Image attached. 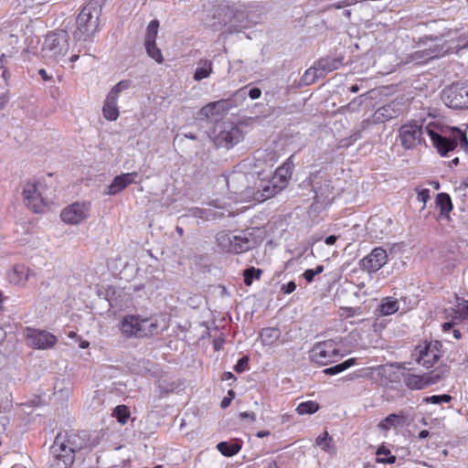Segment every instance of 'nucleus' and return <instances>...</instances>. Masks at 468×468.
Segmentation results:
<instances>
[{
	"label": "nucleus",
	"mask_w": 468,
	"mask_h": 468,
	"mask_svg": "<svg viewBox=\"0 0 468 468\" xmlns=\"http://www.w3.org/2000/svg\"><path fill=\"white\" fill-rule=\"evenodd\" d=\"M159 22L154 19L152 20L146 28V34L144 38V43H153L155 42L157 34H158Z\"/></svg>",
	"instance_id": "nucleus-34"
},
{
	"label": "nucleus",
	"mask_w": 468,
	"mask_h": 468,
	"mask_svg": "<svg viewBox=\"0 0 468 468\" xmlns=\"http://www.w3.org/2000/svg\"><path fill=\"white\" fill-rule=\"evenodd\" d=\"M355 363H356L355 358H349L341 364H338L334 367H327V368L324 369V373L325 375H336V374H339V373L343 372L344 370L349 368Z\"/></svg>",
	"instance_id": "nucleus-32"
},
{
	"label": "nucleus",
	"mask_w": 468,
	"mask_h": 468,
	"mask_svg": "<svg viewBox=\"0 0 468 468\" xmlns=\"http://www.w3.org/2000/svg\"><path fill=\"white\" fill-rule=\"evenodd\" d=\"M219 106L220 102H210L200 110L199 115L201 118L209 119L218 113Z\"/></svg>",
	"instance_id": "nucleus-37"
},
{
	"label": "nucleus",
	"mask_w": 468,
	"mask_h": 468,
	"mask_svg": "<svg viewBox=\"0 0 468 468\" xmlns=\"http://www.w3.org/2000/svg\"><path fill=\"white\" fill-rule=\"evenodd\" d=\"M232 378H234V375L231 372H225L224 373V377H223L224 380H229V379H232Z\"/></svg>",
	"instance_id": "nucleus-59"
},
{
	"label": "nucleus",
	"mask_w": 468,
	"mask_h": 468,
	"mask_svg": "<svg viewBox=\"0 0 468 468\" xmlns=\"http://www.w3.org/2000/svg\"><path fill=\"white\" fill-rule=\"evenodd\" d=\"M213 72V63L208 59H200L197 64L196 70L194 72L193 79L196 81H200L204 79H207Z\"/></svg>",
	"instance_id": "nucleus-25"
},
{
	"label": "nucleus",
	"mask_w": 468,
	"mask_h": 468,
	"mask_svg": "<svg viewBox=\"0 0 468 468\" xmlns=\"http://www.w3.org/2000/svg\"><path fill=\"white\" fill-rule=\"evenodd\" d=\"M95 5L96 3L90 2L79 14L77 30L74 33V37L77 40H86L97 31L100 10Z\"/></svg>",
	"instance_id": "nucleus-6"
},
{
	"label": "nucleus",
	"mask_w": 468,
	"mask_h": 468,
	"mask_svg": "<svg viewBox=\"0 0 468 468\" xmlns=\"http://www.w3.org/2000/svg\"><path fill=\"white\" fill-rule=\"evenodd\" d=\"M319 410V405L314 401L302 402L296 408V411L300 415L313 414Z\"/></svg>",
	"instance_id": "nucleus-36"
},
{
	"label": "nucleus",
	"mask_w": 468,
	"mask_h": 468,
	"mask_svg": "<svg viewBox=\"0 0 468 468\" xmlns=\"http://www.w3.org/2000/svg\"><path fill=\"white\" fill-rule=\"evenodd\" d=\"M441 100L449 108L468 109V80L445 88L441 92Z\"/></svg>",
	"instance_id": "nucleus-9"
},
{
	"label": "nucleus",
	"mask_w": 468,
	"mask_h": 468,
	"mask_svg": "<svg viewBox=\"0 0 468 468\" xmlns=\"http://www.w3.org/2000/svg\"><path fill=\"white\" fill-rule=\"evenodd\" d=\"M303 278L308 282H311L314 281V278L315 276V273L314 272V271L312 269H309V270H306L304 272H303Z\"/></svg>",
	"instance_id": "nucleus-50"
},
{
	"label": "nucleus",
	"mask_w": 468,
	"mask_h": 468,
	"mask_svg": "<svg viewBox=\"0 0 468 468\" xmlns=\"http://www.w3.org/2000/svg\"><path fill=\"white\" fill-rule=\"evenodd\" d=\"M341 356L337 344L331 339L315 344L310 351L311 360L323 366L336 362Z\"/></svg>",
	"instance_id": "nucleus-8"
},
{
	"label": "nucleus",
	"mask_w": 468,
	"mask_h": 468,
	"mask_svg": "<svg viewBox=\"0 0 468 468\" xmlns=\"http://www.w3.org/2000/svg\"><path fill=\"white\" fill-rule=\"evenodd\" d=\"M239 443H229L228 441H221L218 443L217 449L225 456H233L240 450Z\"/></svg>",
	"instance_id": "nucleus-30"
},
{
	"label": "nucleus",
	"mask_w": 468,
	"mask_h": 468,
	"mask_svg": "<svg viewBox=\"0 0 468 468\" xmlns=\"http://www.w3.org/2000/svg\"><path fill=\"white\" fill-rule=\"evenodd\" d=\"M292 169L293 163L292 161V157H290L282 165L277 168L272 178L275 179L281 186H283L284 188L288 180L291 178Z\"/></svg>",
	"instance_id": "nucleus-24"
},
{
	"label": "nucleus",
	"mask_w": 468,
	"mask_h": 468,
	"mask_svg": "<svg viewBox=\"0 0 468 468\" xmlns=\"http://www.w3.org/2000/svg\"><path fill=\"white\" fill-rule=\"evenodd\" d=\"M9 38H10V44H16L18 41L17 37L14 36V35H10Z\"/></svg>",
	"instance_id": "nucleus-63"
},
{
	"label": "nucleus",
	"mask_w": 468,
	"mask_h": 468,
	"mask_svg": "<svg viewBox=\"0 0 468 468\" xmlns=\"http://www.w3.org/2000/svg\"><path fill=\"white\" fill-rule=\"evenodd\" d=\"M146 52L150 58L154 59L157 63L161 64L164 61V58L162 52L159 48H157L156 43H144Z\"/></svg>",
	"instance_id": "nucleus-35"
},
{
	"label": "nucleus",
	"mask_w": 468,
	"mask_h": 468,
	"mask_svg": "<svg viewBox=\"0 0 468 468\" xmlns=\"http://www.w3.org/2000/svg\"><path fill=\"white\" fill-rule=\"evenodd\" d=\"M377 455L378 456H380V455H383V456H388L387 458L386 457H378L377 458V462L378 463H394L396 462V456L394 455H390V451L386 449L384 446H381L379 447L378 450H377Z\"/></svg>",
	"instance_id": "nucleus-40"
},
{
	"label": "nucleus",
	"mask_w": 468,
	"mask_h": 468,
	"mask_svg": "<svg viewBox=\"0 0 468 468\" xmlns=\"http://www.w3.org/2000/svg\"><path fill=\"white\" fill-rule=\"evenodd\" d=\"M456 322H458V321H457V320H452V319L450 322H446V323H444V324H442V330H443L444 332H448V331H450V330L453 327V325L456 324Z\"/></svg>",
	"instance_id": "nucleus-51"
},
{
	"label": "nucleus",
	"mask_w": 468,
	"mask_h": 468,
	"mask_svg": "<svg viewBox=\"0 0 468 468\" xmlns=\"http://www.w3.org/2000/svg\"><path fill=\"white\" fill-rule=\"evenodd\" d=\"M69 49V36L65 30H58L48 34L42 45V57L48 62H58L63 59Z\"/></svg>",
	"instance_id": "nucleus-5"
},
{
	"label": "nucleus",
	"mask_w": 468,
	"mask_h": 468,
	"mask_svg": "<svg viewBox=\"0 0 468 468\" xmlns=\"http://www.w3.org/2000/svg\"><path fill=\"white\" fill-rule=\"evenodd\" d=\"M444 314L446 318L458 322L468 320V300H462L455 307L445 309Z\"/></svg>",
	"instance_id": "nucleus-22"
},
{
	"label": "nucleus",
	"mask_w": 468,
	"mask_h": 468,
	"mask_svg": "<svg viewBox=\"0 0 468 468\" xmlns=\"http://www.w3.org/2000/svg\"><path fill=\"white\" fill-rule=\"evenodd\" d=\"M213 140L219 147L229 149L243 140L244 135L240 128L232 122L218 123Z\"/></svg>",
	"instance_id": "nucleus-7"
},
{
	"label": "nucleus",
	"mask_w": 468,
	"mask_h": 468,
	"mask_svg": "<svg viewBox=\"0 0 468 468\" xmlns=\"http://www.w3.org/2000/svg\"><path fill=\"white\" fill-rule=\"evenodd\" d=\"M38 74L42 77L44 80H49L50 77L48 75L47 71L43 69H39Z\"/></svg>",
	"instance_id": "nucleus-55"
},
{
	"label": "nucleus",
	"mask_w": 468,
	"mask_h": 468,
	"mask_svg": "<svg viewBox=\"0 0 468 468\" xmlns=\"http://www.w3.org/2000/svg\"><path fill=\"white\" fill-rule=\"evenodd\" d=\"M230 401H231V399H229V398H224L222 400H221V408H227L229 404H230Z\"/></svg>",
	"instance_id": "nucleus-57"
},
{
	"label": "nucleus",
	"mask_w": 468,
	"mask_h": 468,
	"mask_svg": "<svg viewBox=\"0 0 468 468\" xmlns=\"http://www.w3.org/2000/svg\"><path fill=\"white\" fill-rule=\"evenodd\" d=\"M269 434H270V431H259V432L257 433V436H258L259 438H263V437H265V436H268Z\"/></svg>",
	"instance_id": "nucleus-61"
},
{
	"label": "nucleus",
	"mask_w": 468,
	"mask_h": 468,
	"mask_svg": "<svg viewBox=\"0 0 468 468\" xmlns=\"http://www.w3.org/2000/svg\"><path fill=\"white\" fill-rule=\"evenodd\" d=\"M248 362H249V359L247 356H243L241 357L240 359H239V361L237 362L236 366H235V370L239 373H241L243 371L246 370L247 368V366H248Z\"/></svg>",
	"instance_id": "nucleus-45"
},
{
	"label": "nucleus",
	"mask_w": 468,
	"mask_h": 468,
	"mask_svg": "<svg viewBox=\"0 0 468 468\" xmlns=\"http://www.w3.org/2000/svg\"><path fill=\"white\" fill-rule=\"evenodd\" d=\"M45 186L37 182H27L25 184L23 188L24 201L29 208L34 212L39 213L44 210L48 201L44 196Z\"/></svg>",
	"instance_id": "nucleus-10"
},
{
	"label": "nucleus",
	"mask_w": 468,
	"mask_h": 468,
	"mask_svg": "<svg viewBox=\"0 0 468 468\" xmlns=\"http://www.w3.org/2000/svg\"><path fill=\"white\" fill-rule=\"evenodd\" d=\"M388 262V254L386 250L378 247L361 260V268L367 272H376Z\"/></svg>",
	"instance_id": "nucleus-17"
},
{
	"label": "nucleus",
	"mask_w": 468,
	"mask_h": 468,
	"mask_svg": "<svg viewBox=\"0 0 468 468\" xmlns=\"http://www.w3.org/2000/svg\"><path fill=\"white\" fill-rule=\"evenodd\" d=\"M436 203L440 207L442 215H448L452 209L451 197L446 193H440L437 195Z\"/></svg>",
	"instance_id": "nucleus-29"
},
{
	"label": "nucleus",
	"mask_w": 468,
	"mask_h": 468,
	"mask_svg": "<svg viewBox=\"0 0 468 468\" xmlns=\"http://www.w3.org/2000/svg\"><path fill=\"white\" fill-rule=\"evenodd\" d=\"M359 90V87L358 85L355 84V85H352L350 87V91L353 92V93H356Z\"/></svg>",
	"instance_id": "nucleus-64"
},
{
	"label": "nucleus",
	"mask_w": 468,
	"mask_h": 468,
	"mask_svg": "<svg viewBox=\"0 0 468 468\" xmlns=\"http://www.w3.org/2000/svg\"><path fill=\"white\" fill-rule=\"evenodd\" d=\"M261 95V90L259 88H252L249 90V96L251 100H256Z\"/></svg>",
	"instance_id": "nucleus-48"
},
{
	"label": "nucleus",
	"mask_w": 468,
	"mask_h": 468,
	"mask_svg": "<svg viewBox=\"0 0 468 468\" xmlns=\"http://www.w3.org/2000/svg\"><path fill=\"white\" fill-rule=\"evenodd\" d=\"M403 424V416L398 414H389L380 424V426L388 430L392 426L401 425Z\"/></svg>",
	"instance_id": "nucleus-38"
},
{
	"label": "nucleus",
	"mask_w": 468,
	"mask_h": 468,
	"mask_svg": "<svg viewBox=\"0 0 468 468\" xmlns=\"http://www.w3.org/2000/svg\"><path fill=\"white\" fill-rule=\"evenodd\" d=\"M114 414L121 423H125L129 418V410L126 406H117Z\"/></svg>",
	"instance_id": "nucleus-43"
},
{
	"label": "nucleus",
	"mask_w": 468,
	"mask_h": 468,
	"mask_svg": "<svg viewBox=\"0 0 468 468\" xmlns=\"http://www.w3.org/2000/svg\"><path fill=\"white\" fill-rule=\"evenodd\" d=\"M315 275L320 274L324 271L323 265H318L314 270H313Z\"/></svg>",
	"instance_id": "nucleus-60"
},
{
	"label": "nucleus",
	"mask_w": 468,
	"mask_h": 468,
	"mask_svg": "<svg viewBox=\"0 0 468 468\" xmlns=\"http://www.w3.org/2000/svg\"><path fill=\"white\" fill-rule=\"evenodd\" d=\"M428 126L429 125L423 129L421 125H419L416 122L402 125L399 130V136L401 145L405 149L410 150L421 144V143L424 141L423 134H428L426 131Z\"/></svg>",
	"instance_id": "nucleus-12"
},
{
	"label": "nucleus",
	"mask_w": 468,
	"mask_h": 468,
	"mask_svg": "<svg viewBox=\"0 0 468 468\" xmlns=\"http://www.w3.org/2000/svg\"><path fill=\"white\" fill-rule=\"evenodd\" d=\"M27 339L29 345L37 349H48L57 343V337L51 333L38 329L28 328Z\"/></svg>",
	"instance_id": "nucleus-18"
},
{
	"label": "nucleus",
	"mask_w": 468,
	"mask_h": 468,
	"mask_svg": "<svg viewBox=\"0 0 468 468\" xmlns=\"http://www.w3.org/2000/svg\"><path fill=\"white\" fill-rule=\"evenodd\" d=\"M448 370L442 368L440 371L434 370L428 374L419 375L410 373V371L403 374V382L410 389H423L430 385L438 383L441 379L444 378Z\"/></svg>",
	"instance_id": "nucleus-11"
},
{
	"label": "nucleus",
	"mask_w": 468,
	"mask_h": 468,
	"mask_svg": "<svg viewBox=\"0 0 468 468\" xmlns=\"http://www.w3.org/2000/svg\"><path fill=\"white\" fill-rule=\"evenodd\" d=\"M119 331L124 338H147L160 332L157 318L140 314H126L119 323Z\"/></svg>",
	"instance_id": "nucleus-2"
},
{
	"label": "nucleus",
	"mask_w": 468,
	"mask_h": 468,
	"mask_svg": "<svg viewBox=\"0 0 468 468\" xmlns=\"http://www.w3.org/2000/svg\"><path fill=\"white\" fill-rule=\"evenodd\" d=\"M7 97L5 96H1L0 97V110L4 109L7 103Z\"/></svg>",
	"instance_id": "nucleus-56"
},
{
	"label": "nucleus",
	"mask_w": 468,
	"mask_h": 468,
	"mask_svg": "<svg viewBox=\"0 0 468 468\" xmlns=\"http://www.w3.org/2000/svg\"><path fill=\"white\" fill-rule=\"evenodd\" d=\"M137 176V172L125 173L115 176L111 185L108 186L105 194L111 196L118 194L128 186L134 183Z\"/></svg>",
	"instance_id": "nucleus-20"
},
{
	"label": "nucleus",
	"mask_w": 468,
	"mask_h": 468,
	"mask_svg": "<svg viewBox=\"0 0 468 468\" xmlns=\"http://www.w3.org/2000/svg\"><path fill=\"white\" fill-rule=\"evenodd\" d=\"M226 182L229 192L232 194L231 198L236 202L252 201L254 188L257 184L256 175L234 170L227 176Z\"/></svg>",
	"instance_id": "nucleus-3"
},
{
	"label": "nucleus",
	"mask_w": 468,
	"mask_h": 468,
	"mask_svg": "<svg viewBox=\"0 0 468 468\" xmlns=\"http://www.w3.org/2000/svg\"><path fill=\"white\" fill-rule=\"evenodd\" d=\"M336 240H337V237H336V236H335V235H331V236H328V237L325 239L324 242H325V244H327V245H333V244H335V241H336Z\"/></svg>",
	"instance_id": "nucleus-53"
},
{
	"label": "nucleus",
	"mask_w": 468,
	"mask_h": 468,
	"mask_svg": "<svg viewBox=\"0 0 468 468\" xmlns=\"http://www.w3.org/2000/svg\"><path fill=\"white\" fill-rule=\"evenodd\" d=\"M262 271L260 269H256L254 267H250L246 269L243 271V277H244V283L247 286L251 285L253 279L259 280L261 275Z\"/></svg>",
	"instance_id": "nucleus-39"
},
{
	"label": "nucleus",
	"mask_w": 468,
	"mask_h": 468,
	"mask_svg": "<svg viewBox=\"0 0 468 468\" xmlns=\"http://www.w3.org/2000/svg\"><path fill=\"white\" fill-rule=\"evenodd\" d=\"M417 193H418V200L419 201H421L424 205L426 204V202L428 201V199L430 198V190L429 189H426V188H423V189H416Z\"/></svg>",
	"instance_id": "nucleus-46"
},
{
	"label": "nucleus",
	"mask_w": 468,
	"mask_h": 468,
	"mask_svg": "<svg viewBox=\"0 0 468 468\" xmlns=\"http://www.w3.org/2000/svg\"><path fill=\"white\" fill-rule=\"evenodd\" d=\"M240 418L241 419H245V418H250L251 420H255V414L254 413H250V412H241L240 413Z\"/></svg>",
	"instance_id": "nucleus-54"
},
{
	"label": "nucleus",
	"mask_w": 468,
	"mask_h": 468,
	"mask_svg": "<svg viewBox=\"0 0 468 468\" xmlns=\"http://www.w3.org/2000/svg\"><path fill=\"white\" fill-rule=\"evenodd\" d=\"M283 189V186H281L275 179L271 180L261 179L257 176V184L254 188L252 201L263 202Z\"/></svg>",
	"instance_id": "nucleus-15"
},
{
	"label": "nucleus",
	"mask_w": 468,
	"mask_h": 468,
	"mask_svg": "<svg viewBox=\"0 0 468 468\" xmlns=\"http://www.w3.org/2000/svg\"><path fill=\"white\" fill-rule=\"evenodd\" d=\"M343 64L342 58H324L316 62V69L319 70L320 76L324 77L325 74L337 69Z\"/></svg>",
	"instance_id": "nucleus-23"
},
{
	"label": "nucleus",
	"mask_w": 468,
	"mask_h": 468,
	"mask_svg": "<svg viewBox=\"0 0 468 468\" xmlns=\"http://www.w3.org/2000/svg\"><path fill=\"white\" fill-rule=\"evenodd\" d=\"M90 209V205L89 203L75 202L63 208L60 218L66 224L78 225L89 218Z\"/></svg>",
	"instance_id": "nucleus-14"
},
{
	"label": "nucleus",
	"mask_w": 468,
	"mask_h": 468,
	"mask_svg": "<svg viewBox=\"0 0 468 468\" xmlns=\"http://www.w3.org/2000/svg\"><path fill=\"white\" fill-rule=\"evenodd\" d=\"M354 3H356L354 0H344L342 2H339L338 4L335 5V7L337 9L339 8H342L344 6H347V5H353Z\"/></svg>",
	"instance_id": "nucleus-52"
},
{
	"label": "nucleus",
	"mask_w": 468,
	"mask_h": 468,
	"mask_svg": "<svg viewBox=\"0 0 468 468\" xmlns=\"http://www.w3.org/2000/svg\"><path fill=\"white\" fill-rule=\"evenodd\" d=\"M220 244L228 247L229 251L242 253L253 247V240L249 239L245 233L239 235L221 234L218 238Z\"/></svg>",
	"instance_id": "nucleus-16"
},
{
	"label": "nucleus",
	"mask_w": 468,
	"mask_h": 468,
	"mask_svg": "<svg viewBox=\"0 0 468 468\" xmlns=\"http://www.w3.org/2000/svg\"><path fill=\"white\" fill-rule=\"evenodd\" d=\"M398 114V110L395 109L393 104L389 103L378 108L372 118L375 123H383L396 118Z\"/></svg>",
	"instance_id": "nucleus-21"
},
{
	"label": "nucleus",
	"mask_w": 468,
	"mask_h": 468,
	"mask_svg": "<svg viewBox=\"0 0 468 468\" xmlns=\"http://www.w3.org/2000/svg\"><path fill=\"white\" fill-rule=\"evenodd\" d=\"M130 87L129 80H121L114 85L107 95L104 105L102 107V113L108 121H115L119 117V110L117 107V101L120 93Z\"/></svg>",
	"instance_id": "nucleus-13"
},
{
	"label": "nucleus",
	"mask_w": 468,
	"mask_h": 468,
	"mask_svg": "<svg viewBox=\"0 0 468 468\" xmlns=\"http://www.w3.org/2000/svg\"><path fill=\"white\" fill-rule=\"evenodd\" d=\"M361 97L362 96H359L358 98L355 99L350 103H348L346 105V109L349 110V111H355L356 110V106H359L361 104V100H360Z\"/></svg>",
	"instance_id": "nucleus-49"
},
{
	"label": "nucleus",
	"mask_w": 468,
	"mask_h": 468,
	"mask_svg": "<svg viewBox=\"0 0 468 468\" xmlns=\"http://www.w3.org/2000/svg\"><path fill=\"white\" fill-rule=\"evenodd\" d=\"M29 276L28 269L22 264L15 265L12 271L9 273L11 282L15 284L25 283Z\"/></svg>",
	"instance_id": "nucleus-26"
},
{
	"label": "nucleus",
	"mask_w": 468,
	"mask_h": 468,
	"mask_svg": "<svg viewBox=\"0 0 468 468\" xmlns=\"http://www.w3.org/2000/svg\"><path fill=\"white\" fill-rule=\"evenodd\" d=\"M452 400V397L447 394L443 395H433L431 397L424 398L423 401L426 403H431V404H441L442 402L447 403Z\"/></svg>",
	"instance_id": "nucleus-42"
},
{
	"label": "nucleus",
	"mask_w": 468,
	"mask_h": 468,
	"mask_svg": "<svg viewBox=\"0 0 468 468\" xmlns=\"http://www.w3.org/2000/svg\"><path fill=\"white\" fill-rule=\"evenodd\" d=\"M89 441L85 435L80 433L58 434L51 446L53 460L49 468H69L75 458V453L86 449Z\"/></svg>",
	"instance_id": "nucleus-1"
},
{
	"label": "nucleus",
	"mask_w": 468,
	"mask_h": 468,
	"mask_svg": "<svg viewBox=\"0 0 468 468\" xmlns=\"http://www.w3.org/2000/svg\"><path fill=\"white\" fill-rule=\"evenodd\" d=\"M296 289V283L294 282H289L286 284H283L282 287V291L284 293H292Z\"/></svg>",
	"instance_id": "nucleus-47"
},
{
	"label": "nucleus",
	"mask_w": 468,
	"mask_h": 468,
	"mask_svg": "<svg viewBox=\"0 0 468 468\" xmlns=\"http://www.w3.org/2000/svg\"><path fill=\"white\" fill-rule=\"evenodd\" d=\"M321 77L322 76H320L319 70H318V69H316V63H315L314 67L308 69L305 71L302 80L304 84L308 85V84L313 83L316 79L321 78Z\"/></svg>",
	"instance_id": "nucleus-41"
},
{
	"label": "nucleus",
	"mask_w": 468,
	"mask_h": 468,
	"mask_svg": "<svg viewBox=\"0 0 468 468\" xmlns=\"http://www.w3.org/2000/svg\"><path fill=\"white\" fill-rule=\"evenodd\" d=\"M435 125L429 124L426 128L428 135L430 136L433 146L437 149L438 153L444 156L450 151H452L460 143L461 148L468 153V139L466 134L459 128H451V138L443 136L437 132Z\"/></svg>",
	"instance_id": "nucleus-4"
},
{
	"label": "nucleus",
	"mask_w": 468,
	"mask_h": 468,
	"mask_svg": "<svg viewBox=\"0 0 468 468\" xmlns=\"http://www.w3.org/2000/svg\"><path fill=\"white\" fill-rule=\"evenodd\" d=\"M191 216L198 218L207 219L211 215V211L207 209H202L199 207H194L190 210Z\"/></svg>",
	"instance_id": "nucleus-44"
},
{
	"label": "nucleus",
	"mask_w": 468,
	"mask_h": 468,
	"mask_svg": "<svg viewBox=\"0 0 468 468\" xmlns=\"http://www.w3.org/2000/svg\"><path fill=\"white\" fill-rule=\"evenodd\" d=\"M443 48L440 47L439 45H432L429 48L423 50V51H418L415 55V58H421L423 56H419L418 54L422 52L425 53V58L426 59H431L434 58H438L441 55H442L445 51L442 50Z\"/></svg>",
	"instance_id": "nucleus-33"
},
{
	"label": "nucleus",
	"mask_w": 468,
	"mask_h": 468,
	"mask_svg": "<svg viewBox=\"0 0 468 468\" xmlns=\"http://www.w3.org/2000/svg\"><path fill=\"white\" fill-rule=\"evenodd\" d=\"M414 360L426 368H431L439 360L438 352L431 346H419L412 354Z\"/></svg>",
	"instance_id": "nucleus-19"
},
{
	"label": "nucleus",
	"mask_w": 468,
	"mask_h": 468,
	"mask_svg": "<svg viewBox=\"0 0 468 468\" xmlns=\"http://www.w3.org/2000/svg\"><path fill=\"white\" fill-rule=\"evenodd\" d=\"M452 334L455 339H460L462 337V333L457 329H454Z\"/></svg>",
	"instance_id": "nucleus-62"
},
{
	"label": "nucleus",
	"mask_w": 468,
	"mask_h": 468,
	"mask_svg": "<svg viewBox=\"0 0 468 468\" xmlns=\"http://www.w3.org/2000/svg\"><path fill=\"white\" fill-rule=\"evenodd\" d=\"M380 313L383 315H389L396 313L399 310V303L397 300L391 298H386L379 306Z\"/></svg>",
	"instance_id": "nucleus-31"
},
{
	"label": "nucleus",
	"mask_w": 468,
	"mask_h": 468,
	"mask_svg": "<svg viewBox=\"0 0 468 468\" xmlns=\"http://www.w3.org/2000/svg\"><path fill=\"white\" fill-rule=\"evenodd\" d=\"M316 444L325 452L335 453V446L334 444L333 438L329 435L327 431H324L323 434L319 435L315 440Z\"/></svg>",
	"instance_id": "nucleus-28"
},
{
	"label": "nucleus",
	"mask_w": 468,
	"mask_h": 468,
	"mask_svg": "<svg viewBox=\"0 0 468 468\" xmlns=\"http://www.w3.org/2000/svg\"><path fill=\"white\" fill-rule=\"evenodd\" d=\"M280 336V330L274 327L263 328L261 332V340L264 346H273Z\"/></svg>",
	"instance_id": "nucleus-27"
},
{
	"label": "nucleus",
	"mask_w": 468,
	"mask_h": 468,
	"mask_svg": "<svg viewBox=\"0 0 468 468\" xmlns=\"http://www.w3.org/2000/svg\"><path fill=\"white\" fill-rule=\"evenodd\" d=\"M429 436V431L427 430H423L419 433L420 439H425Z\"/></svg>",
	"instance_id": "nucleus-58"
}]
</instances>
